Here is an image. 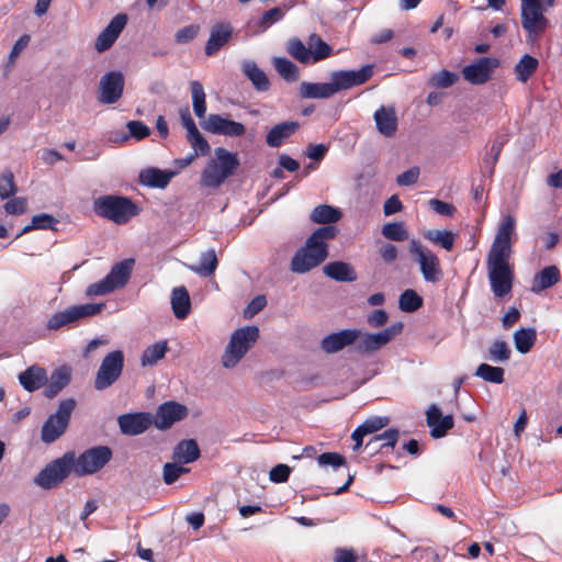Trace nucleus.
<instances>
[{"instance_id":"f257e3e1","label":"nucleus","mask_w":562,"mask_h":562,"mask_svg":"<svg viewBox=\"0 0 562 562\" xmlns=\"http://www.w3.org/2000/svg\"><path fill=\"white\" fill-rule=\"evenodd\" d=\"M515 236L516 218L510 214L505 215L486 258L487 277L495 297H505L513 289L514 268L509 259Z\"/></svg>"},{"instance_id":"f03ea898","label":"nucleus","mask_w":562,"mask_h":562,"mask_svg":"<svg viewBox=\"0 0 562 562\" xmlns=\"http://www.w3.org/2000/svg\"><path fill=\"white\" fill-rule=\"evenodd\" d=\"M338 229L335 226L317 228L305 241L304 246L296 250L290 262V269L294 273L303 274L318 267L328 257L327 243L335 238Z\"/></svg>"},{"instance_id":"7ed1b4c3","label":"nucleus","mask_w":562,"mask_h":562,"mask_svg":"<svg viewBox=\"0 0 562 562\" xmlns=\"http://www.w3.org/2000/svg\"><path fill=\"white\" fill-rule=\"evenodd\" d=\"M215 157L211 159L201 173V186L217 189L226 179L234 175L239 166L238 156L224 147L214 149Z\"/></svg>"},{"instance_id":"20e7f679","label":"nucleus","mask_w":562,"mask_h":562,"mask_svg":"<svg viewBox=\"0 0 562 562\" xmlns=\"http://www.w3.org/2000/svg\"><path fill=\"white\" fill-rule=\"evenodd\" d=\"M259 338V328L250 325L236 329L221 357V363L225 369H235L247 352L255 346Z\"/></svg>"},{"instance_id":"39448f33","label":"nucleus","mask_w":562,"mask_h":562,"mask_svg":"<svg viewBox=\"0 0 562 562\" xmlns=\"http://www.w3.org/2000/svg\"><path fill=\"white\" fill-rule=\"evenodd\" d=\"M94 212L115 224H125L138 214V206L128 198L119 195H103L94 200Z\"/></svg>"},{"instance_id":"423d86ee","label":"nucleus","mask_w":562,"mask_h":562,"mask_svg":"<svg viewBox=\"0 0 562 562\" xmlns=\"http://www.w3.org/2000/svg\"><path fill=\"white\" fill-rule=\"evenodd\" d=\"M408 251L417 263L425 282L438 283L443 276L439 257L418 239H411Z\"/></svg>"},{"instance_id":"0eeeda50","label":"nucleus","mask_w":562,"mask_h":562,"mask_svg":"<svg viewBox=\"0 0 562 562\" xmlns=\"http://www.w3.org/2000/svg\"><path fill=\"white\" fill-rule=\"evenodd\" d=\"M546 9L540 0H524L521 4V25L528 33V42L531 44L543 35L549 25L544 16Z\"/></svg>"},{"instance_id":"6e6552de","label":"nucleus","mask_w":562,"mask_h":562,"mask_svg":"<svg viewBox=\"0 0 562 562\" xmlns=\"http://www.w3.org/2000/svg\"><path fill=\"white\" fill-rule=\"evenodd\" d=\"M112 450L106 446L87 449L79 456L74 452L72 473L76 476L92 475L103 469L112 459Z\"/></svg>"},{"instance_id":"1a4fd4ad","label":"nucleus","mask_w":562,"mask_h":562,"mask_svg":"<svg viewBox=\"0 0 562 562\" xmlns=\"http://www.w3.org/2000/svg\"><path fill=\"white\" fill-rule=\"evenodd\" d=\"M75 407L74 398H67L59 403L56 413L52 414L42 426L41 439L45 443H52L64 435Z\"/></svg>"},{"instance_id":"9d476101","label":"nucleus","mask_w":562,"mask_h":562,"mask_svg":"<svg viewBox=\"0 0 562 562\" xmlns=\"http://www.w3.org/2000/svg\"><path fill=\"white\" fill-rule=\"evenodd\" d=\"M74 469V451L48 463L34 479V483L43 488H53L65 480Z\"/></svg>"},{"instance_id":"9b49d317","label":"nucleus","mask_w":562,"mask_h":562,"mask_svg":"<svg viewBox=\"0 0 562 562\" xmlns=\"http://www.w3.org/2000/svg\"><path fill=\"white\" fill-rule=\"evenodd\" d=\"M124 353L121 350L109 352L102 360L94 378V387L102 391L114 384L122 375Z\"/></svg>"},{"instance_id":"f8f14e48","label":"nucleus","mask_w":562,"mask_h":562,"mask_svg":"<svg viewBox=\"0 0 562 562\" xmlns=\"http://www.w3.org/2000/svg\"><path fill=\"white\" fill-rule=\"evenodd\" d=\"M403 330V323L397 322L379 333H362L356 340V350L361 353H373L391 342Z\"/></svg>"},{"instance_id":"ddd939ff","label":"nucleus","mask_w":562,"mask_h":562,"mask_svg":"<svg viewBox=\"0 0 562 562\" xmlns=\"http://www.w3.org/2000/svg\"><path fill=\"white\" fill-rule=\"evenodd\" d=\"M103 307L104 304L102 303H88L70 306L64 311L53 314L47 322V328L59 329L60 327L70 325L82 317L99 314Z\"/></svg>"},{"instance_id":"4468645a","label":"nucleus","mask_w":562,"mask_h":562,"mask_svg":"<svg viewBox=\"0 0 562 562\" xmlns=\"http://www.w3.org/2000/svg\"><path fill=\"white\" fill-rule=\"evenodd\" d=\"M373 75V67L366 65L358 70H338L330 75V86L334 94L341 90H347L360 86L368 81Z\"/></svg>"},{"instance_id":"2eb2a0df","label":"nucleus","mask_w":562,"mask_h":562,"mask_svg":"<svg viewBox=\"0 0 562 562\" xmlns=\"http://www.w3.org/2000/svg\"><path fill=\"white\" fill-rule=\"evenodd\" d=\"M124 76L120 71H110L101 77L99 82L98 100L104 104L117 102L124 89Z\"/></svg>"},{"instance_id":"dca6fc26","label":"nucleus","mask_w":562,"mask_h":562,"mask_svg":"<svg viewBox=\"0 0 562 562\" xmlns=\"http://www.w3.org/2000/svg\"><path fill=\"white\" fill-rule=\"evenodd\" d=\"M498 65L497 58L483 57L463 67L462 76L471 85H483L492 78V74Z\"/></svg>"},{"instance_id":"f3484780","label":"nucleus","mask_w":562,"mask_h":562,"mask_svg":"<svg viewBox=\"0 0 562 562\" xmlns=\"http://www.w3.org/2000/svg\"><path fill=\"white\" fill-rule=\"evenodd\" d=\"M202 127L210 133L229 137H239L246 132L244 124L224 117L220 114L207 115L202 122Z\"/></svg>"},{"instance_id":"a211bd4d","label":"nucleus","mask_w":562,"mask_h":562,"mask_svg":"<svg viewBox=\"0 0 562 562\" xmlns=\"http://www.w3.org/2000/svg\"><path fill=\"white\" fill-rule=\"evenodd\" d=\"M426 422L431 429L430 435L434 438H442L453 427L454 422L452 415L442 416L441 409L432 404L426 412Z\"/></svg>"},{"instance_id":"6ab92c4d","label":"nucleus","mask_w":562,"mask_h":562,"mask_svg":"<svg viewBox=\"0 0 562 562\" xmlns=\"http://www.w3.org/2000/svg\"><path fill=\"white\" fill-rule=\"evenodd\" d=\"M188 414V409L184 405L168 402L159 406L155 416V426L159 429L169 428L173 423L181 420Z\"/></svg>"},{"instance_id":"aec40b11","label":"nucleus","mask_w":562,"mask_h":562,"mask_svg":"<svg viewBox=\"0 0 562 562\" xmlns=\"http://www.w3.org/2000/svg\"><path fill=\"white\" fill-rule=\"evenodd\" d=\"M126 22L127 18L125 14L115 15L108 24V26L97 37L94 44L95 49L99 53L109 49L123 31Z\"/></svg>"},{"instance_id":"412c9836","label":"nucleus","mask_w":562,"mask_h":562,"mask_svg":"<svg viewBox=\"0 0 562 562\" xmlns=\"http://www.w3.org/2000/svg\"><path fill=\"white\" fill-rule=\"evenodd\" d=\"M359 336V329H342L324 337L321 347L326 353H335L356 342Z\"/></svg>"},{"instance_id":"4be33fe9","label":"nucleus","mask_w":562,"mask_h":562,"mask_svg":"<svg viewBox=\"0 0 562 562\" xmlns=\"http://www.w3.org/2000/svg\"><path fill=\"white\" fill-rule=\"evenodd\" d=\"M233 35V27L227 23H217L212 26L210 37L205 44V55L213 56L224 47Z\"/></svg>"},{"instance_id":"5701e85b","label":"nucleus","mask_w":562,"mask_h":562,"mask_svg":"<svg viewBox=\"0 0 562 562\" xmlns=\"http://www.w3.org/2000/svg\"><path fill=\"white\" fill-rule=\"evenodd\" d=\"M117 423L124 435L136 436L147 430L151 420L148 414L136 413L120 416Z\"/></svg>"},{"instance_id":"b1692460","label":"nucleus","mask_w":562,"mask_h":562,"mask_svg":"<svg viewBox=\"0 0 562 562\" xmlns=\"http://www.w3.org/2000/svg\"><path fill=\"white\" fill-rule=\"evenodd\" d=\"M376 130L385 137H393L397 131V115L393 106H381L373 115Z\"/></svg>"},{"instance_id":"393cba45","label":"nucleus","mask_w":562,"mask_h":562,"mask_svg":"<svg viewBox=\"0 0 562 562\" xmlns=\"http://www.w3.org/2000/svg\"><path fill=\"white\" fill-rule=\"evenodd\" d=\"M323 272L326 277L338 282H353L357 280V272L353 267L344 261H333L325 265Z\"/></svg>"},{"instance_id":"a878e982","label":"nucleus","mask_w":562,"mask_h":562,"mask_svg":"<svg viewBox=\"0 0 562 562\" xmlns=\"http://www.w3.org/2000/svg\"><path fill=\"white\" fill-rule=\"evenodd\" d=\"M19 381L26 391L33 392L44 386L48 376L45 369L32 366L19 375Z\"/></svg>"},{"instance_id":"bb28decb","label":"nucleus","mask_w":562,"mask_h":562,"mask_svg":"<svg viewBox=\"0 0 562 562\" xmlns=\"http://www.w3.org/2000/svg\"><path fill=\"white\" fill-rule=\"evenodd\" d=\"M171 308L178 319H184L191 311V300L184 286H177L171 292Z\"/></svg>"},{"instance_id":"cd10ccee","label":"nucleus","mask_w":562,"mask_h":562,"mask_svg":"<svg viewBox=\"0 0 562 562\" xmlns=\"http://www.w3.org/2000/svg\"><path fill=\"white\" fill-rule=\"evenodd\" d=\"M561 278L560 271L555 266H548L539 271L532 279L531 291L540 293L541 291L553 286Z\"/></svg>"},{"instance_id":"c85d7f7f","label":"nucleus","mask_w":562,"mask_h":562,"mask_svg":"<svg viewBox=\"0 0 562 562\" xmlns=\"http://www.w3.org/2000/svg\"><path fill=\"white\" fill-rule=\"evenodd\" d=\"M71 380V370L68 367H60L56 369L49 380L47 381V386L45 389V395L48 398L55 397L64 387H66Z\"/></svg>"},{"instance_id":"c756f323","label":"nucleus","mask_w":562,"mask_h":562,"mask_svg":"<svg viewBox=\"0 0 562 562\" xmlns=\"http://www.w3.org/2000/svg\"><path fill=\"white\" fill-rule=\"evenodd\" d=\"M173 176V171L148 168L140 172L139 179L142 183L147 187L164 189L168 186Z\"/></svg>"},{"instance_id":"7c9ffc66","label":"nucleus","mask_w":562,"mask_h":562,"mask_svg":"<svg viewBox=\"0 0 562 562\" xmlns=\"http://www.w3.org/2000/svg\"><path fill=\"white\" fill-rule=\"evenodd\" d=\"M299 93L303 99H327L334 95L329 82H306L300 85Z\"/></svg>"},{"instance_id":"2f4dec72","label":"nucleus","mask_w":562,"mask_h":562,"mask_svg":"<svg viewBox=\"0 0 562 562\" xmlns=\"http://www.w3.org/2000/svg\"><path fill=\"white\" fill-rule=\"evenodd\" d=\"M200 457V449L195 440L187 439L180 441L175 450L172 458L180 463H191Z\"/></svg>"},{"instance_id":"473e14b6","label":"nucleus","mask_w":562,"mask_h":562,"mask_svg":"<svg viewBox=\"0 0 562 562\" xmlns=\"http://www.w3.org/2000/svg\"><path fill=\"white\" fill-rule=\"evenodd\" d=\"M133 266V259H125L123 261H120L112 267L106 278L110 280V283H112V285L115 289L122 288L128 281Z\"/></svg>"},{"instance_id":"72a5a7b5","label":"nucleus","mask_w":562,"mask_h":562,"mask_svg":"<svg viewBox=\"0 0 562 562\" xmlns=\"http://www.w3.org/2000/svg\"><path fill=\"white\" fill-rule=\"evenodd\" d=\"M299 128L296 122H283L273 126L267 135V144L271 147H279L284 139L289 138Z\"/></svg>"},{"instance_id":"f704fd0d","label":"nucleus","mask_w":562,"mask_h":562,"mask_svg":"<svg viewBox=\"0 0 562 562\" xmlns=\"http://www.w3.org/2000/svg\"><path fill=\"white\" fill-rule=\"evenodd\" d=\"M217 256L214 249H209L201 254L200 262L195 266H188L189 270L201 276L210 277L217 268Z\"/></svg>"},{"instance_id":"c9c22d12","label":"nucleus","mask_w":562,"mask_h":562,"mask_svg":"<svg viewBox=\"0 0 562 562\" xmlns=\"http://www.w3.org/2000/svg\"><path fill=\"white\" fill-rule=\"evenodd\" d=\"M340 217L341 212L328 204H321L314 207L310 215L312 222L317 224H327L326 226H330L329 224L338 222Z\"/></svg>"},{"instance_id":"e433bc0d","label":"nucleus","mask_w":562,"mask_h":562,"mask_svg":"<svg viewBox=\"0 0 562 562\" xmlns=\"http://www.w3.org/2000/svg\"><path fill=\"white\" fill-rule=\"evenodd\" d=\"M168 350V342L166 340H160L148 346L143 351L140 357L142 367H150L156 364L160 359L165 357Z\"/></svg>"},{"instance_id":"4c0bfd02","label":"nucleus","mask_w":562,"mask_h":562,"mask_svg":"<svg viewBox=\"0 0 562 562\" xmlns=\"http://www.w3.org/2000/svg\"><path fill=\"white\" fill-rule=\"evenodd\" d=\"M515 348L520 353H527L537 340V331L533 327L520 328L513 335Z\"/></svg>"},{"instance_id":"58836bf2","label":"nucleus","mask_w":562,"mask_h":562,"mask_svg":"<svg viewBox=\"0 0 562 562\" xmlns=\"http://www.w3.org/2000/svg\"><path fill=\"white\" fill-rule=\"evenodd\" d=\"M423 236L428 241L442 247L450 251L453 248L456 234L447 229H426L423 232Z\"/></svg>"},{"instance_id":"ea45409f","label":"nucleus","mask_w":562,"mask_h":562,"mask_svg":"<svg viewBox=\"0 0 562 562\" xmlns=\"http://www.w3.org/2000/svg\"><path fill=\"white\" fill-rule=\"evenodd\" d=\"M243 70L258 91H267L270 87L267 75L254 61H246Z\"/></svg>"},{"instance_id":"a19ab883","label":"nucleus","mask_w":562,"mask_h":562,"mask_svg":"<svg viewBox=\"0 0 562 562\" xmlns=\"http://www.w3.org/2000/svg\"><path fill=\"white\" fill-rule=\"evenodd\" d=\"M512 350L503 339H495L487 348L486 358L496 363H505L510 359Z\"/></svg>"},{"instance_id":"79ce46f5","label":"nucleus","mask_w":562,"mask_h":562,"mask_svg":"<svg viewBox=\"0 0 562 562\" xmlns=\"http://www.w3.org/2000/svg\"><path fill=\"white\" fill-rule=\"evenodd\" d=\"M539 61L537 58L525 54L515 65V75L518 81L526 82L537 70Z\"/></svg>"},{"instance_id":"37998d69","label":"nucleus","mask_w":562,"mask_h":562,"mask_svg":"<svg viewBox=\"0 0 562 562\" xmlns=\"http://www.w3.org/2000/svg\"><path fill=\"white\" fill-rule=\"evenodd\" d=\"M190 90H191V97H192V106L194 114L199 119H205L206 114V103H205V92L203 86L196 81L193 80L190 82Z\"/></svg>"},{"instance_id":"c03bdc74","label":"nucleus","mask_w":562,"mask_h":562,"mask_svg":"<svg viewBox=\"0 0 562 562\" xmlns=\"http://www.w3.org/2000/svg\"><path fill=\"white\" fill-rule=\"evenodd\" d=\"M273 66L278 74L288 82H294L299 79V68L291 60L283 57H274Z\"/></svg>"},{"instance_id":"a18cd8bd","label":"nucleus","mask_w":562,"mask_h":562,"mask_svg":"<svg viewBox=\"0 0 562 562\" xmlns=\"http://www.w3.org/2000/svg\"><path fill=\"white\" fill-rule=\"evenodd\" d=\"M504 374L505 371L503 368L493 367L487 363H481L475 371V376L495 384H501L504 382Z\"/></svg>"},{"instance_id":"49530a36","label":"nucleus","mask_w":562,"mask_h":562,"mask_svg":"<svg viewBox=\"0 0 562 562\" xmlns=\"http://www.w3.org/2000/svg\"><path fill=\"white\" fill-rule=\"evenodd\" d=\"M307 45L312 50L313 61L325 59L329 57L333 53V48L327 43H325L317 34L310 35Z\"/></svg>"},{"instance_id":"de8ad7c7","label":"nucleus","mask_w":562,"mask_h":562,"mask_svg":"<svg viewBox=\"0 0 562 562\" xmlns=\"http://www.w3.org/2000/svg\"><path fill=\"white\" fill-rule=\"evenodd\" d=\"M288 53L297 61L306 64L312 57V50L299 38H292L286 44Z\"/></svg>"},{"instance_id":"09e8293b","label":"nucleus","mask_w":562,"mask_h":562,"mask_svg":"<svg viewBox=\"0 0 562 562\" xmlns=\"http://www.w3.org/2000/svg\"><path fill=\"white\" fill-rule=\"evenodd\" d=\"M423 305V297L415 290H405L398 299V307L401 311L412 313Z\"/></svg>"},{"instance_id":"8fccbe9b","label":"nucleus","mask_w":562,"mask_h":562,"mask_svg":"<svg viewBox=\"0 0 562 562\" xmlns=\"http://www.w3.org/2000/svg\"><path fill=\"white\" fill-rule=\"evenodd\" d=\"M382 234L389 240L403 241L408 239V232L403 222H394L383 225Z\"/></svg>"},{"instance_id":"3c124183","label":"nucleus","mask_w":562,"mask_h":562,"mask_svg":"<svg viewBox=\"0 0 562 562\" xmlns=\"http://www.w3.org/2000/svg\"><path fill=\"white\" fill-rule=\"evenodd\" d=\"M458 75L448 70H440L434 74L428 83L436 88H449L458 81Z\"/></svg>"},{"instance_id":"603ef678","label":"nucleus","mask_w":562,"mask_h":562,"mask_svg":"<svg viewBox=\"0 0 562 562\" xmlns=\"http://www.w3.org/2000/svg\"><path fill=\"white\" fill-rule=\"evenodd\" d=\"M189 469L180 464V462H168L164 465L162 477L166 484L175 483L180 475L188 473Z\"/></svg>"},{"instance_id":"864d4df0","label":"nucleus","mask_w":562,"mask_h":562,"mask_svg":"<svg viewBox=\"0 0 562 562\" xmlns=\"http://www.w3.org/2000/svg\"><path fill=\"white\" fill-rule=\"evenodd\" d=\"M56 224L57 220L54 216L46 213L37 214L33 216L32 224L25 226L22 233H26L31 229H55L54 225Z\"/></svg>"},{"instance_id":"5fc2aeb1","label":"nucleus","mask_w":562,"mask_h":562,"mask_svg":"<svg viewBox=\"0 0 562 562\" xmlns=\"http://www.w3.org/2000/svg\"><path fill=\"white\" fill-rule=\"evenodd\" d=\"M31 41V36L29 34H23L20 38L14 43L9 57L5 68L10 69L14 66L16 59L22 54V52L27 47Z\"/></svg>"},{"instance_id":"6e6d98bb","label":"nucleus","mask_w":562,"mask_h":562,"mask_svg":"<svg viewBox=\"0 0 562 562\" xmlns=\"http://www.w3.org/2000/svg\"><path fill=\"white\" fill-rule=\"evenodd\" d=\"M114 290L115 288L112 285V283H110V280L105 277L99 282L90 284L86 290V295L90 297L100 296L109 294Z\"/></svg>"},{"instance_id":"4d7b16f0","label":"nucleus","mask_w":562,"mask_h":562,"mask_svg":"<svg viewBox=\"0 0 562 562\" xmlns=\"http://www.w3.org/2000/svg\"><path fill=\"white\" fill-rule=\"evenodd\" d=\"M188 139L194 149L195 155H206L209 153L210 145L199 130H196V132L189 133Z\"/></svg>"},{"instance_id":"13d9d810","label":"nucleus","mask_w":562,"mask_h":562,"mask_svg":"<svg viewBox=\"0 0 562 562\" xmlns=\"http://www.w3.org/2000/svg\"><path fill=\"white\" fill-rule=\"evenodd\" d=\"M390 423V418L385 416H375L372 418L367 419L363 424H361L359 427L364 431L366 435L373 434L385 426H387Z\"/></svg>"},{"instance_id":"bf43d9fd","label":"nucleus","mask_w":562,"mask_h":562,"mask_svg":"<svg viewBox=\"0 0 562 562\" xmlns=\"http://www.w3.org/2000/svg\"><path fill=\"white\" fill-rule=\"evenodd\" d=\"M317 462L319 467H333V468H339L341 465H345L346 459L336 452H325L318 456Z\"/></svg>"},{"instance_id":"052dcab7","label":"nucleus","mask_w":562,"mask_h":562,"mask_svg":"<svg viewBox=\"0 0 562 562\" xmlns=\"http://www.w3.org/2000/svg\"><path fill=\"white\" fill-rule=\"evenodd\" d=\"M130 135L138 140L150 135V128L142 121H130L126 124Z\"/></svg>"},{"instance_id":"680f3d73","label":"nucleus","mask_w":562,"mask_h":562,"mask_svg":"<svg viewBox=\"0 0 562 562\" xmlns=\"http://www.w3.org/2000/svg\"><path fill=\"white\" fill-rule=\"evenodd\" d=\"M200 26L195 24L187 25L178 30L175 34V41L178 44H186L192 41L199 33Z\"/></svg>"},{"instance_id":"e2e57ef3","label":"nucleus","mask_w":562,"mask_h":562,"mask_svg":"<svg viewBox=\"0 0 562 562\" xmlns=\"http://www.w3.org/2000/svg\"><path fill=\"white\" fill-rule=\"evenodd\" d=\"M16 188L14 184L13 173L5 172L0 176V196L2 199L9 198L10 195L14 194Z\"/></svg>"},{"instance_id":"0e129e2a","label":"nucleus","mask_w":562,"mask_h":562,"mask_svg":"<svg viewBox=\"0 0 562 562\" xmlns=\"http://www.w3.org/2000/svg\"><path fill=\"white\" fill-rule=\"evenodd\" d=\"M398 439V430L394 428H390L385 430L383 434L376 435L367 443V447H370L373 441H383V446L394 447Z\"/></svg>"},{"instance_id":"69168bd1","label":"nucleus","mask_w":562,"mask_h":562,"mask_svg":"<svg viewBox=\"0 0 562 562\" xmlns=\"http://www.w3.org/2000/svg\"><path fill=\"white\" fill-rule=\"evenodd\" d=\"M291 473V468L286 464H278L273 467L269 472L270 481L274 483L286 482Z\"/></svg>"},{"instance_id":"338daca9","label":"nucleus","mask_w":562,"mask_h":562,"mask_svg":"<svg viewBox=\"0 0 562 562\" xmlns=\"http://www.w3.org/2000/svg\"><path fill=\"white\" fill-rule=\"evenodd\" d=\"M389 315L384 310L373 311L367 318V323L372 328H380L387 323Z\"/></svg>"},{"instance_id":"774afa93","label":"nucleus","mask_w":562,"mask_h":562,"mask_svg":"<svg viewBox=\"0 0 562 562\" xmlns=\"http://www.w3.org/2000/svg\"><path fill=\"white\" fill-rule=\"evenodd\" d=\"M334 562H357V554L352 549L337 548Z\"/></svg>"}]
</instances>
